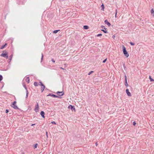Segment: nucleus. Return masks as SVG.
<instances>
[{
	"instance_id": "nucleus-1",
	"label": "nucleus",
	"mask_w": 154,
	"mask_h": 154,
	"mask_svg": "<svg viewBox=\"0 0 154 154\" xmlns=\"http://www.w3.org/2000/svg\"><path fill=\"white\" fill-rule=\"evenodd\" d=\"M123 51L124 54L126 57H128L129 56V55L128 54L127 51L126 50L124 46H123Z\"/></svg>"
},
{
	"instance_id": "nucleus-2",
	"label": "nucleus",
	"mask_w": 154,
	"mask_h": 154,
	"mask_svg": "<svg viewBox=\"0 0 154 154\" xmlns=\"http://www.w3.org/2000/svg\"><path fill=\"white\" fill-rule=\"evenodd\" d=\"M2 57L6 58V59L8 58V53L5 51H3L2 54L0 55Z\"/></svg>"
},
{
	"instance_id": "nucleus-3",
	"label": "nucleus",
	"mask_w": 154,
	"mask_h": 154,
	"mask_svg": "<svg viewBox=\"0 0 154 154\" xmlns=\"http://www.w3.org/2000/svg\"><path fill=\"white\" fill-rule=\"evenodd\" d=\"M16 102L14 101L13 103L11 105V106L14 109H18V108L17 106L16 105Z\"/></svg>"
},
{
	"instance_id": "nucleus-4",
	"label": "nucleus",
	"mask_w": 154,
	"mask_h": 154,
	"mask_svg": "<svg viewBox=\"0 0 154 154\" xmlns=\"http://www.w3.org/2000/svg\"><path fill=\"white\" fill-rule=\"evenodd\" d=\"M38 85H40L41 86V88H42V92H43V91H44V89L45 88V86L43 84H42V83L41 82H40L39 84H38Z\"/></svg>"
},
{
	"instance_id": "nucleus-5",
	"label": "nucleus",
	"mask_w": 154,
	"mask_h": 154,
	"mask_svg": "<svg viewBox=\"0 0 154 154\" xmlns=\"http://www.w3.org/2000/svg\"><path fill=\"white\" fill-rule=\"evenodd\" d=\"M39 108L38 107V103H37V105L35 106V108L34 109V110L36 112H37L39 111Z\"/></svg>"
},
{
	"instance_id": "nucleus-6",
	"label": "nucleus",
	"mask_w": 154,
	"mask_h": 154,
	"mask_svg": "<svg viewBox=\"0 0 154 154\" xmlns=\"http://www.w3.org/2000/svg\"><path fill=\"white\" fill-rule=\"evenodd\" d=\"M68 108L69 109H71L72 111H73V110L74 111H75V108L74 107V106H72L71 105H70L68 106Z\"/></svg>"
},
{
	"instance_id": "nucleus-7",
	"label": "nucleus",
	"mask_w": 154,
	"mask_h": 154,
	"mask_svg": "<svg viewBox=\"0 0 154 154\" xmlns=\"http://www.w3.org/2000/svg\"><path fill=\"white\" fill-rule=\"evenodd\" d=\"M23 86L24 87V88L26 89V87L24 83H23ZM27 90V89H26ZM28 92L27 90H26V98H27L28 96Z\"/></svg>"
},
{
	"instance_id": "nucleus-8",
	"label": "nucleus",
	"mask_w": 154,
	"mask_h": 154,
	"mask_svg": "<svg viewBox=\"0 0 154 154\" xmlns=\"http://www.w3.org/2000/svg\"><path fill=\"white\" fill-rule=\"evenodd\" d=\"M57 95L59 96H62L64 94V92L63 91H58L57 92Z\"/></svg>"
},
{
	"instance_id": "nucleus-9",
	"label": "nucleus",
	"mask_w": 154,
	"mask_h": 154,
	"mask_svg": "<svg viewBox=\"0 0 154 154\" xmlns=\"http://www.w3.org/2000/svg\"><path fill=\"white\" fill-rule=\"evenodd\" d=\"M47 96H51L52 97H58L57 96H56L54 94H49L48 95H47Z\"/></svg>"
},
{
	"instance_id": "nucleus-10",
	"label": "nucleus",
	"mask_w": 154,
	"mask_h": 154,
	"mask_svg": "<svg viewBox=\"0 0 154 154\" xmlns=\"http://www.w3.org/2000/svg\"><path fill=\"white\" fill-rule=\"evenodd\" d=\"M126 93L128 96H131V93L129 91V90L128 89H127L126 90Z\"/></svg>"
},
{
	"instance_id": "nucleus-11",
	"label": "nucleus",
	"mask_w": 154,
	"mask_h": 154,
	"mask_svg": "<svg viewBox=\"0 0 154 154\" xmlns=\"http://www.w3.org/2000/svg\"><path fill=\"white\" fill-rule=\"evenodd\" d=\"M104 23L108 25V26H110L111 24L109 22H108L107 20H105Z\"/></svg>"
},
{
	"instance_id": "nucleus-12",
	"label": "nucleus",
	"mask_w": 154,
	"mask_h": 154,
	"mask_svg": "<svg viewBox=\"0 0 154 154\" xmlns=\"http://www.w3.org/2000/svg\"><path fill=\"white\" fill-rule=\"evenodd\" d=\"M40 115H41L42 117L45 118V112L43 111H41L40 112Z\"/></svg>"
},
{
	"instance_id": "nucleus-13",
	"label": "nucleus",
	"mask_w": 154,
	"mask_h": 154,
	"mask_svg": "<svg viewBox=\"0 0 154 154\" xmlns=\"http://www.w3.org/2000/svg\"><path fill=\"white\" fill-rule=\"evenodd\" d=\"M26 81L28 83H29V77H27L25 79Z\"/></svg>"
},
{
	"instance_id": "nucleus-14",
	"label": "nucleus",
	"mask_w": 154,
	"mask_h": 154,
	"mask_svg": "<svg viewBox=\"0 0 154 154\" xmlns=\"http://www.w3.org/2000/svg\"><path fill=\"white\" fill-rule=\"evenodd\" d=\"M151 14L153 16H154V11L153 9H152L151 10Z\"/></svg>"
},
{
	"instance_id": "nucleus-15",
	"label": "nucleus",
	"mask_w": 154,
	"mask_h": 154,
	"mask_svg": "<svg viewBox=\"0 0 154 154\" xmlns=\"http://www.w3.org/2000/svg\"><path fill=\"white\" fill-rule=\"evenodd\" d=\"M84 29H87L89 28V27L87 26H83Z\"/></svg>"
},
{
	"instance_id": "nucleus-16",
	"label": "nucleus",
	"mask_w": 154,
	"mask_h": 154,
	"mask_svg": "<svg viewBox=\"0 0 154 154\" xmlns=\"http://www.w3.org/2000/svg\"><path fill=\"white\" fill-rule=\"evenodd\" d=\"M7 45V44L5 43V44L4 45L1 47V49H3L5 46Z\"/></svg>"
},
{
	"instance_id": "nucleus-17",
	"label": "nucleus",
	"mask_w": 154,
	"mask_h": 154,
	"mask_svg": "<svg viewBox=\"0 0 154 154\" xmlns=\"http://www.w3.org/2000/svg\"><path fill=\"white\" fill-rule=\"evenodd\" d=\"M149 79L150 80V81L151 82H154V79H152L151 78V77L150 76H149Z\"/></svg>"
},
{
	"instance_id": "nucleus-18",
	"label": "nucleus",
	"mask_w": 154,
	"mask_h": 154,
	"mask_svg": "<svg viewBox=\"0 0 154 154\" xmlns=\"http://www.w3.org/2000/svg\"><path fill=\"white\" fill-rule=\"evenodd\" d=\"M38 85H39L38 84V83L37 82H35L34 83V85L35 86H37Z\"/></svg>"
},
{
	"instance_id": "nucleus-19",
	"label": "nucleus",
	"mask_w": 154,
	"mask_h": 154,
	"mask_svg": "<svg viewBox=\"0 0 154 154\" xmlns=\"http://www.w3.org/2000/svg\"><path fill=\"white\" fill-rule=\"evenodd\" d=\"M59 31H60V30H54V31H53V32L54 33H57Z\"/></svg>"
},
{
	"instance_id": "nucleus-20",
	"label": "nucleus",
	"mask_w": 154,
	"mask_h": 154,
	"mask_svg": "<svg viewBox=\"0 0 154 154\" xmlns=\"http://www.w3.org/2000/svg\"><path fill=\"white\" fill-rule=\"evenodd\" d=\"M140 22L141 23H142L143 24H144V23H144L143 22V20H142L141 19H140Z\"/></svg>"
},
{
	"instance_id": "nucleus-21",
	"label": "nucleus",
	"mask_w": 154,
	"mask_h": 154,
	"mask_svg": "<svg viewBox=\"0 0 154 154\" xmlns=\"http://www.w3.org/2000/svg\"><path fill=\"white\" fill-rule=\"evenodd\" d=\"M101 7H102V9L103 11L104 10V5L103 4H102L101 5Z\"/></svg>"
},
{
	"instance_id": "nucleus-22",
	"label": "nucleus",
	"mask_w": 154,
	"mask_h": 154,
	"mask_svg": "<svg viewBox=\"0 0 154 154\" xmlns=\"http://www.w3.org/2000/svg\"><path fill=\"white\" fill-rule=\"evenodd\" d=\"M102 30L104 33H107V31L106 30H105L103 29H102Z\"/></svg>"
},
{
	"instance_id": "nucleus-23",
	"label": "nucleus",
	"mask_w": 154,
	"mask_h": 154,
	"mask_svg": "<svg viewBox=\"0 0 154 154\" xmlns=\"http://www.w3.org/2000/svg\"><path fill=\"white\" fill-rule=\"evenodd\" d=\"M93 72V71H91V72H89V73H88V75H90V74H91Z\"/></svg>"
},
{
	"instance_id": "nucleus-24",
	"label": "nucleus",
	"mask_w": 154,
	"mask_h": 154,
	"mask_svg": "<svg viewBox=\"0 0 154 154\" xmlns=\"http://www.w3.org/2000/svg\"><path fill=\"white\" fill-rule=\"evenodd\" d=\"M102 34H99L97 35V36L99 37L102 36Z\"/></svg>"
},
{
	"instance_id": "nucleus-25",
	"label": "nucleus",
	"mask_w": 154,
	"mask_h": 154,
	"mask_svg": "<svg viewBox=\"0 0 154 154\" xmlns=\"http://www.w3.org/2000/svg\"><path fill=\"white\" fill-rule=\"evenodd\" d=\"M43 54H42V57H41V62H42V60H43Z\"/></svg>"
},
{
	"instance_id": "nucleus-26",
	"label": "nucleus",
	"mask_w": 154,
	"mask_h": 154,
	"mask_svg": "<svg viewBox=\"0 0 154 154\" xmlns=\"http://www.w3.org/2000/svg\"><path fill=\"white\" fill-rule=\"evenodd\" d=\"M37 145H35L33 146V148L34 149H35V148H36L37 147Z\"/></svg>"
},
{
	"instance_id": "nucleus-27",
	"label": "nucleus",
	"mask_w": 154,
	"mask_h": 154,
	"mask_svg": "<svg viewBox=\"0 0 154 154\" xmlns=\"http://www.w3.org/2000/svg\"><path fill=\"white\" fill-rule=\"evenodd\" d=\"M125 85L126 86H128V85L127 82H125Z\"/></svg>"
},
{
	"instance_id": "nucleus-28",
	"label": "nucleus",
	"mask_w": 154,
	"mask_h": 154,
	"mask_svg": "<svg viewBox=\"0 0 154 154\" xmlns=\"http://www.w3.org/2000/svg\"><path fill=\"white\" fill-rule=\"evenodd\" d=\"M12 56H13L12 55H11L10 56V61H11V59H12Z\"/></svg>"
},
{
	"instance_id": "nucleus-29",
	"label": "nucleus",
	"mask_w": 154,
	"mask_h": 154,
	"mask_svg": "<svg viewBox=\"0 0 154 154\" xmlns=\"http://www.w3.org/2000/svg\"><path fill=\"white\" fill-rule=\"evenodd\" d=\"M130 44L132 45H134V43H132V42H130Z\"/></svg>"
},
{
	"instance_id": "nucleus-30",
	"label": "nucleus",
	"mask_w": 154,
	"mask_h": 154,
	"mask_svg": "<svg viewBox=\"0 0 154 154\" xmlns=\"http://www.w3.org/2000/svg\"><path fill=\"white\" fill-rule=\"evenodd\" d=\"M51 123L52 124H56V122H54V121L52 122H51Z\"/></svg>"
},
{
	"instance_id": "nucleus-31",
	"label": "nucleus",
	"mask_w": 154,
	"mask_h": 154,
	"mask_svg": "<svg viewBox=\"0 0 154 154\" xmlns=\"http://www.w3.org/2000/svg\"><path fill=\"white\" fill-rule=\"evenodd\" d=\"M106 60H107V59H106L105 60H104L103 61V63H105L106 62Z\"/></svg>"
},
{
	"instance_id": "nucleus-32",
	"label": "nucleus",
	"mask_w": 154,
	"mask_h": 154,
	"mask_svg": "<svg viewBox=\"0 0 154 154\" xmlns=\"http://www.w3.org/2000/svg\"><path fill=\"white\" fill-rule=\"evenodd\" d=\"M136 124V123L135 122H133V125H134V126Z\"/></svg>"
},
{
	"instance_id": "nucleus-33",
	"label": "nucleus",
	"mask_w": 154,
	"mask_h": 154,
	"mask_svg": "<svg viewBox=\"0 0 154 154\" xmlns=\"http://www.w3.org/2000/svg\"><path fill=\"white\" fill-rule=\"evenodd\" d=\"M9 111L8 109H6L5 111V112L6 113H7Z\"/></svg>"
},
{
	"instance_id": "nucleus-34",
	"label": "nucleus",
	"mask_w": 154,
	"mask_h": 154,
	"mask_svg": "<svg viewBox=\"0 0 154 154\" xmlns=\"http://www.w3.org/2000/svg\"><path fill=\"white\" fill-rule=\"evenodd\" d=\"M51 61L53 62V63H54L55 62V61L54 60V59H51Z\"/></svg>"
},
{
	"instance_id": "nucleus-35",
	"label": "nucleus",
	"mask_w": 154,
	"mask_h": 154,
	"mask_svg": "<svg viewBox=\"0 0 154 154\" xmlns=\"http://www.w3.org/2000/svg\"><path fill=\"white\" fill-rule=\"evenodd\" d=\"M117 9L116 10V14H117Z\"/></svg>"
},
{
	"instance_id": "nucleus-36",
	"label": "nucleus",
	"mask_w": 154,
	"mask_h": 154,
	"mask_svg": "<svg viewBox=\"0 0 154 154\" xmlns=\"http://www.w3.org/2000/svg\"><path fill=\"white\" fill-rule=\"evenodd\" d=\"M102 28H104V29H106L105 28V26H102Z\"/></svg>"
},
{
	"instance_id": "nucleus-37",
	"label": "nucleus",
	"mask_w": 154,
	"mask_h": 154,
	"mask_svg": "<svg viewBox=\"0 0 154 154\" xmlns=\"http://www.w3.org/2000/svg\"><path fill=\"white\" fill-rule=\"evenodd\" d=\"M46 134L47 137H48V132L47 131L46 132Z\"/></svg>"
},
{
	"instance_id": "nucleus-38",
	"label": "nucleus",
	"mask_w": 154,
	"mask_h": 154,
	"mask_svg": "<svg viewBox=\"0 0 154 154\" xmlns=\"http://www.w3.org/2000/svg\"><path fill=\"white\" fill-rule=\"evenodd\" d=\"M125 82H127V78L125 79Z\"/></svg>"
},
{
	"instance_id": "nucleus-39",
	"label": "nucleus",
	"mask_w": 154,
	"mask_h": 154,
	"mask_svg": "<svg viewBox=\"0 0 154 154\" xmlns=\"http://www.w3.org/2000/svg\"><path fill=\"white\" fill-rule=\"evenodd\" d=\"M112 38H113L114 39V38L115 37V36L114 35L112 36Z\"/></svg>"
},
{
	"instance_id": "nucleus-40",
	"label": "nucleus",
	"mask_w": 154,
	"mask_h": 154,
	"mask_svg": "<svg viewBox=\"0 0 154 154\" xmlns=\"http://www.w3.org/2000/svg\"><path fill=\"white\" fill-rule=\"evenodd\" d=\"M116 15H117V14H115V17H116V18L117 17Z\"/></svg>"
},
{
	"instance_id": "nucleus-41",
	"label": "nucleus",
	"mask_w": 154,
	"mask_h": 154,
	"mask_svg": "<svg viewBox=\"0 0 154 154\" xmlns=\"http://www.w3.org/2000/svg\"><path fill=\"white\" fill-rule=\"evenodd\" d=\"M125 79H126V78H127V77H126V75H125Z\"/></svg>"
},
{
	"instance_id": "nucleus-42",
	"label": "nucleus",
	"mask_w": 154,
	"mask_h": 154,
	"mask_svg": "<svg viewBox=\"0 0 154 154\" xmlns=\"http://www.w3.org/2000/svg\"><path fill=\"white\" fill-rule=\"evenodd\" d=\"M60 68L61 69H64L63 68L61 67Z\"/></svg>"
},
{
	"instance_id": "nucleus-43",
	"label": "nucleus",
	"mask_w": 154,
	"mask_h": 154,
	"mask_svg": "<svg viewBox=\"0 0 154 154\" xmlns=\"http://www.w3.org/2000/svg\"><path fill=\"white\" fill-rule=\"evenodd\" d=\"M35 125V124H32L31 125L32 126H33L34 125Z\"/></svg>"
},
{
	"instance_id": "nucleus-44",
	"label": "nucleus",
	"mask_w": 154,
	"mask_h": 154,
	"mask_svg": "<svg viewBox=\"0 0 154 154\" xmlns=\"http://www.w3.org/2000/svg\"><path fill=\"white\" fill-rule=\"evenodd\" d=\"M97 143H96L95 144L97 145Z\"/></svg>"
},
{
	"instance_id": "nucleus-45",
	"label": "nucleus",
	"mask_w": 154,
	"mask_h": 154,
	"mask_svg": "<svg viewBox=\"0 0 154 154\" xmlns=\"http://www.w3.org/2000/svg\"><path fill=\"white\" fill-rule=\"evenodd\" d=\"M35 144L37 145V144H38L37 143H36Z\"/></svg>"
}]
</instances>
